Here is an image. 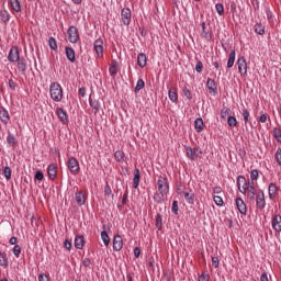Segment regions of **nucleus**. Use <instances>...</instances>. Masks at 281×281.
Segmentation results:
<instances>
[{
	"label": "nucleus",
	"mask_w": 281,
	"mask_h": 281,
	"mask_svg": "<svg viewBox=\"0 0 281 281\" xmlns=\"http://www.w3.org/2000/svg\"><path fill=\"white\" fill-rule=\"evenodd\" d=\"M50 98L54 102L63 101V87L58 82H52L49 86Z\"/></svg>",
	"instance_id": "1"
},
{
	"label": "nucleus",
	"mask_w": 281,
	"mask_h": 281,
	"mask_svg": "<svg viewBox=\"0 0 281 281\" xmlns=\"http://www.w3.org/2000/svg\"><path fill=\"white\" fill-rule=\"evenodd\" d=\"M186 155L188 159H190L191 161H195V159H201V157H203V150H201V147L199 146H195L194 148L187 146Z\"/></svg>",
	"instance_id": "2"
},
{
	"label": "nucleus",
	"mask_w": 281,
	"mask_h": 281,
	"mask_svg": "<svg viewBox=\"0 0 281 281\" xmlns=\"http://www.w3.org/2000/svg\"><path fill=\"white\" fill-rule=\"evenodd\" d=\"M157 186L158 192H160V194H168V192H170V184L168 183V178L159 176Z\"/></svg>",
	"instance_id": "3"
},
{
	"label": "nucleus",
	"mask_w": 281,
	"mask_h": 281,
	"mask_svg": "<svg viewBox=\"0 0 281 281\" xmlns=\"http://www.w3.org/2000/svg\"><path fill=\"white\" fill-rule=\"evenodd\" d=\"M68 169L70 170L71 175H78L80 172V162H78V159L74 157L69 158Z\"/></svg>",
	"instance_id": "4"
},
{
	"label": "nucleus",
	"mask_w": 281,
	"mask_h": 281,
	"mask_svg": "<svg viewBox=\"0 0 281 281\" xmlns=\"http://www.w3.org/2000/svg\"><path fill=\"white\" fill-rule=\"evenodd\" d=\"M20 59H21V55L19 53V47L12 46L8 55V61L18 63V60Z\"/></svg>",
	"instance_id": "5"
},
{
	"label": "nucleus",
	"mask_w": 281,
	"mask_h": 281,
	"mask_svg": "<svg viewBox=\"0 0 281 281\" xmlns=\"http://www.w3.org/2000/svg\"><path fill=\"white\" fill-rule=\"evenodd\" d=\"M131 18H132V13H131V9L130 8H124L121 11V21L123 23V25H131Z\"/></svg>",
	"instance_id": "6"
},
{
	"label": "nucleus",
	"mask_w": 281,
	"mask_h": 281,
	"mask_svg": "<svg viewBox=\"0 0 281 281\" xmlns=\"http://www.w3.org/2000/svg\"><path fill=\"white\" fill-rule=\"evenodd\" d=\"M256 205H257V210H265V207H267V201L265 200V192L260 191L259 193H257L256 195Z\"/></svg>",
	"instance_id": "7"
},
{
	"label": "nucleus",
	"mask_w": 281,
	"mask_h": 281,
	"mask_svg": "<svg viewBox=\"0 0 281 281\" xmlns=\"http://www.w3.org/2000/svg\"><path fill=\"white\" fill-rule=\"evenodd\" d=\"M80 35L78 34V27L70 26L68 29V41L70 43H78Z\"/></svg>",
	"instance_id": "8"
},
{
	"label": "nucleus",
	"mask_w": 281,
	"mask_h": 281,
	"mask_svg": "<svg viewBox=\"0 0 281 281\" xmlns=\"http://www.w3.org/2000/svg\"><path fill=\"white\" fill-rule=\"evenodd\" d=\"M94 52L97 53L99 58H102V56H104V41H102V38H98L94 44Z\"/></svg>",
	"instance_id": "9"
},
{
	"label": "nucleus",
	"mask_w": 281,
	"mask_h": 281,
	"mask_svg": "<svg viewBox=\"0 0 281 281\" xmlns=\"http://www.w3.org/2000/svg\"><path fill=\"white\" fill-rule=\"evenodd\" d=\"M237 66L240 76H247V59L244 56L238 57Z\"/></svg>",
	"instance_id": "10"
},
{
	"label": "nucleus",
	"mask_w": 281,
	"mask_h": 281,
	"mask_svg": "<svg viewBox=\"0 0 281 281\" xmlns=\"http://www.w3.org/2000/svg\"><path fill=\"white\" fill-rule=\"evenodd\" d=\"M18 71H20V74L22 76H26L27 75V61L25 60L24 57H21L20 59H18Z\"/></svg>",
	"instance_id": "11"
},
{
	"label": "nucleus",
	"mask_w": 281,
	"mask_h": 281,
	"mask_svg": "<svg viewBox=\"0 0 281 281\" xmlns=\"http://www.w3.org/2000/svg\"><path fill=\"white\" fill-rule=\"evenodd\" d=\"M89 104H90L91 109L93 110L94 115L100 112V109H102L100 101L93 99V94H90V97H89Z\"/></svg>",
	"instance_id": "12"
},
{
	"label": "nucleus",
	"mask_w": 281,
	"mask_h": 281,
	"mask_svg": "<svg viewBox=\"0 0 281 281\" xmlns=\"http://www.w3.org/2000/svg\"><path fill=\"white\" fill-rule=\"evenodd\" d=\"M122 247H124V241L122 240V236L114 235L113 237V249L114 251H122Z\"/></svg>",
	"instance_id": "13"
},
{
	"label": "nucleus",
	"mask_w": 281,
	"mask_h": 281,
	"mask_svg": "<svg viewBox=\"0 0 281 281\" xmlns=\"http://www.w3.org/2000/svg\"><path fill=\"white\" fill-rule=\"evenodd\" d=\"M206 88L209 93H211V95H216V93H218V89L216 88V82L212 78L207 79Z\"/></svg>",
	"instance_id": "14"
},
{
	"label": "nucleus",
	"mask_w": 281,
	"mask_h": 281,
	"mask_svg": "<svg viewBox=\"0 0 281 281\" xmlns=\"http://www.w3.org/2000/svg\"><path fill=\"white\" fill-rule=\"evenodd\" d=\"M75 201L76 203L82 207V205H85V203H87V196H85V192L82 191H77L75 193Z\"/></svg>",
	"instance_id": "15"
},
{
	"label": "nucleus",
	"mask_w": 281,
	"mask_h": 281,
	"mask_svg": "<svg viewBox=\"0 0 281 281\" xmlns=\"http://www.w3.org/2000/svg\"><path fill=\"white\" fill-rule=\"evenodd\" d=\"M236 206L240 214L244 216L247 215V204H245V201H243L241 198L236 199Z\"/></svg>",
	"instance_id": "16"
},
{
	"label": "nucleus",
	"mask_w": 281,
	"mask_h": 281,
	"mask_svg": "<svg viewBox=\"0 0 281 281\" xmlns=\"http://www.w3.org/2000/svg\"><path fill=\"white\" fill-rule=\"evenodd\" d=\"M56 115L63 124H67V122H69V116H67V112L63 108H57Z\"/></svg>",
	"instance_id": "17"
},
{
	"label": "nucleus",
	"mask_w": 281,
	"mask_h": 281,
	"mask_svg": "<svg viewBox=\"0 0 281 281\" xmlns=\"http://www.w3.org/2000/svg\"><path fill=\"white\" fill-rule=\"evenodd\" d=\"M272 229L280 234L281 232V216L280 215H273L272 217Z\"/></svg>",
	"instance_id": "18"
},
{
	"label": "nucleus",
	"mask_w": 281,
	"mask_h": 281,
	"mask_svg": "<svg viewBox=\"0 0 281 281\" xmlns=\"http://www.w3.org/2000/svg\"><path fill=\"white\" fill-rule=\"evenodd\" d=\"M47 175H48V179H50L52 181H54L57 177V167L54 164L48 165L47 167Z\"/></svg>",
	"instance_id": "19"
},
{
	"label": "nucleus",
	"mask_w": 281,
	"mask_h": 281,
	"mask_svg": "<svg viewBox=\"0 0 281 281\" xmlns=\"http://www.w3.org/2000/svg\"><path fill=\"white\" fill-rule=\"evenodd\" d=\"M246 194L250 201H256V186L254 184V181H251V183L249 184Z\"/></svg>",
	"instance_id": "20"
},
{
	"label": "nucleus",
	"mask_w": 281,
	"mask_h": 281,
	"mask_svg": "<svg viewBox=\"0 0 281 281\" xmlns=\"http://www.w3.org/2000/svg\"><path fill=\"white\" fill-rule=\"evenodd\" d=\"M184 196V201L189 204V205H194V199H195V194L192 192L191 189H189V191L183 193Z\"/></svg>",
	"instance_id": "21"
},
{
	"label": "nucleus",
	"mask_w": 281,
	"mask_h": 281,
	"mask_svg": "<svg viewBox=\"0 0 281 281\" xmlns=\"http://www.w3.org/2000/svg\"><path fill=\"white\" fill-rule=\"evenodd\" d=\"M0 121L2 124H8L10 122V113L5 108L0 109Z\"/></svg>",
	"instance_id": "22"
},
{
	"label": "nucleus",
	"mask_w": 281,
	"mask_h": 281,
	"mask_svg": "<svg viewBox=\"0 0 281 281\" xmlns=\"http://www.w3.org/2000/svg\"><path fill=\"white\" fill-rule=\"evenodd\" d=\"M268 194H269L270 201H273V199H276V195L278 194V186H276V183L269 184Z\"/></svg>",
	"instance_id": "23"
},
{
	"label": "nucleus",
	"mask_w": 281,
	"mask_h": 281,
	"mask_svg": "<svg viewBox=\"0 0 281 281\" xmlns=\"http://www.w3.org/2000/svg\"><path fill=\"white\" fill-rule=\"evenodd\" d=\"M66 52V58L70 61L74 63L76 60V50H74L71 47L66 46L65 48Z\"/></svg>",
	"instance_id": "24"
},
{
	"label": "nucleus",
	"mask_w": 281,
	"mask_h": 281,
	"mask_svg": "<svg viewBox=\"0 0 281 281\" xmlns=\"http://www.w3.org/2000/svg\"><path fill=\"white\" fill-rule=\"evenodd\" d=\"M75 247H76V249H83L85 248V236L77 235L75 237Z\"/></svg>",
	"instance_id": "25"
},
{
	"label": "nucleus",
	"mask_w": 281,
	"mask_h": 281,
	"mask_svg": "<svg viewBox=\"0 0 281 281\" xmlns=\"http://www.w3.org/2000/svg\"><path fill=\"white\" fill-rule=\"evenodd\" d=\"M139 181H140V175L139 169L134 170V178H133V188L134 190H137L139 188Z\"/></svg>",
	"instance_id": "26"
},
{
	"label": "nucleus",
	"mask_w": 281,
	"mask_h": 281,
	"mask_svg": "<svg viewBox=\"0 0 281 281\" xmlns=\"http://www.w3.org/2000/svg\"><path fill=\"white\" fill-rule=\"evenodd\" d=\"M146 64H147L146 54L139 53L138 56H137V65H138V67H142V69H144V67H146Z\"/></svg>",
	"instance_id": "27"
},
{
	"label": "nucleus",
	"mask_w": 281,
	"mask_h": 281,
	"mask_svg": "<svg viewBox=\"0 0 281 281\" xmlns=\"http://www.w3.org/2000/svg\"><path fill=\"white\" fill-rule=\"evenodd\" d=\"M234 63H236V50L235 49L231 50V53L228 55L227 68L232 69V67H234Z\"/></svg>",
	"instance_id": "28"
},
{
	"label": "nucleus",
	"mask_w": 281,
	"mask_h": 281,
	"mask_svg": "<svg viewBox=\"0 0 281 281\" xmlns=\"http://www.w3.org/2000/svg\"><path fill=\"white\" fill-rule=\"evenodd\" d=\"M203 126H204L203 119L202 117L195 119L194 128L196 133H203Z\"/></svg>",
	"instance_id": "29"
},
{
	"label": "nucleus",
	"mask_w": 281,
	"mask_h": 281,
	"mask_svg": "<svg viewBox=\"0 0 281 281\" xmlns=\"http://www.w3.org/2000/svg\"><path fill=\"white\" fill-rule=\"evenodd\" d=\"M0 267H3L4 269H8L9 267L8 255L1 251H0Z\"/></svg>",
	"instance_id": "30"
},
{
	"label": "nucleus",
	"mask_w": 281,
	"mask_h": 281,
	"mask_svg": "<svg viewBox=\"0 0 281 281\" xmlns=\"http://www.w3.org/2000/svg\"><path fill=\"white\" fill-rule=\"evenodd\" d=\"M201 26H202L201 35L203 36V38H205V41H212V34L210 32H207V27L205 26V22H202Z\"/></svg>",
	"instance_id": "31"
},
{
	"label": "nucleus",
	"mask_w": 281,
	"mask_h": 281,
	"mask_svg": "<svg viewBox=\"0 0 281 281\" xmlns=\"http://www.w3.org/2000/svg\"><path fill=\"white\" fill-rule=\"evenodd\" d=\"M168 95H169V100L171 102H178L179 94L177 93V89H175V88L170 89L168 92Z\"/></svg>",
	"instance_id": "32"
},
{
	"label": "nucleus",
	"mask_w": 281,
	"mask_h": 281,
	"mask_svg": "<svg viewBox=\"0 0 281 281\" xmlns=\"http://www.w3.org/2000/svg\"><path fill=\"white\" fill-rule=\"evenodd\" d=\"M9 3L14 12H21V2L19 0H9Z\"/></svg>",
	"instance_id": "33"
},
{
	"label": "nucleus",
	"mask_w": 281,
	"mask_h": 281,
	"mask_svg": "<svg viewBox=\"0 0 281 281\" xmlns=\"http://www.w3.org/2000/svg\"><path fill=\"white\" fill-rule=\"evenodd\" d=\"M164 196H166V193H161V192H156L154 194V201L155 203H157L158 205H161V203H164Z\"/></svg>",
	"instance_id": "34"
},
{
	"label": "nucleus",
	"mask_w": 281,
	"mask_h": 281,
	"mask_svg": "<svg viewBox=\"0 0 281 281\" xmlns=\"http://www.w3.org/2000/svg\"><path fill=\"white\" fill-rule=\"evenodd\" d=\"M110 76L115 78L117 76V61H112L109 68Z\"/></svg>",
	"instance_id": "35"
},
{
	"label": "nucleus",
	"mask_w": 281,
	"mask_h": 281,
	"mask_svg": "<svg viewBox=\"0 0 281 281\" xmlns=\"http://www.w3.org/2000/svg\"><path fill=\"white\" fill-rule=\"evenodd\" d=\"M101 239L103 240V245H105V247H109V245L111 244V238L109 237L106 231L101 232Z\"/></svg>",
	"instance_id": "36"
},
{
	"label": "nucleus",
	"mask_w": 281,
	"mask_h": 281,
	"mask_svg": "<svg viewBox=\"0 0 281 281\" xmlns=\"http://www.w3.org/2000/svg\"><path fill=\"white\" fill-rule=\"evenodd\" d=\"M254 30L256 34H259V36L265 34V25H262V23L255 24Z\"/></svg>",
	"instance_id": "37"
},
{
	"label": "nucleus",
	"mask_w": 281,
	"mask_h": 281,
	"mask_svg": "<svg viewBox=\"0 0 281 281\" xmlns=\"http://www.w3.org/2000/svg\"><path fill=\"white\" fill-rule=\"evenodd\" d=\"M144 87H146V82H144V79H138L134 92L139 93V91L144 89Z\"/></svg>",
	"instance_id": "38"
},
{
	"label": "nucleus",
	"mask_w": 281,
	"mask_h": 281,
	"mask_svg": "<svg viewBox=\"0 0 281 281\" xmlns=\"http://www.w3.org/2000/svg\"><path fill=\"white\" fill-rule=\"evenodd\" d=\"M231 113H232V110L229 108L222 109L221 110L222 120H227V117L232 116Z\"/></svg>",
	"instance_id": "39"
},
{
	"label": "nucleus",
	"mask_w": 281,
	"mask_h": 281,
	"mask_svg": "<svg viewBox=\"0 0 281 281\" xmlns=\"http://www.w3.org/2000/svg\"><path fill=\"white\" fill-rule=\"evenodd\" d=\"M7 143L9 144V146H16V137L13 134H8Z\"/></svg>",
	"instance_id": "40"
},
{
	"label": "nucleus",
	"mask_w": 281,
	"mask_h": 281,
	"mask_svg": "<svg viewBox=\"0 0 281 281\" xmlns=\"http://www.w3.org/2000/svg\"><path fill=\"white\" fill-rule=\"evenodd\" d=\"M0 20L2 23H8V21H10V13H8L5 10L0 11Z\"/></svg>",
	"instance_id": "41"
},
{
	"label": "nucleus",
	"mask_w": 281,
	"mask_h": 281,
	"mask_svg": "<svg viewBox=\"0 0 281 281\" xmlns=\"http://www.w3.org/2000/svg\"><path fill=\"white\" fill-rule=\"evenodd\" d=\"M272 135L277 139V142H279V144H281V130L278 127H274L272 131Z\"/></svg>",
	"instance_id": "42"
},
{
	"label": "nucleus",
	"mask_w": 281,
	"mask_h": 281,
	"mask_svg": "<svg viewBox=\"0 0 281 281\" xmlns=\"http://www.w3.org/2000/svg\"><path fill=\"white\" fill-rule=\"evenodd\" d=\"M227 124H228V126L234 128V126L238 125V120H236L235 116L231 115V116L227 117Z\"/></svg>",
	"instance_id": "43"
},
{
	"label": "nucleus",
	"mask_w": 281,
	"mask_h": 281,
	"mask_svg": "<svg viewBox=\"0 0 281 281\" xmlns=\"http://www.w3.org/2000/svg\"><path fill=\"white\" fill-rule=\"evenodd\" d=\"M48 45H49L50 49H53L54 52H56V49H58V44L56 43V38H54V37L48 38Z\"/></svg>",
	"instance_id": "44"
},
{
	"label": "nucleus",
	"mask_w": 281,
	"mask_h": 281,
	"mask_svg": "<svg viewBox=\"0 0 281 281\" xmlns=\"http://www.w3.org/2000/svg\"><path fill=\"white\" fill-rule=\"evenodd\" d=\"M156 227L159 231H161V227H164L162 217L160 213L156 215Z\"/></svg>",
	"instance_id": "45"
},
{
	"label": "nucleus",
	"mask_w": 281,
	"mask_h": 281,
	"mask_svg": "<svg viewBox=\"0 0 281 281\" xmlns=\"http://www.w3.org/2000/svg\"><path fill=\"white\" fill-rule=\"evenodd\" d=\"M215 10L217 14H220V16H223V14H225V7L223 5V3H216Z\"/></svg>",
	"instance_id": "46"
},
{
	"label": "nucleus",
	"mask_w": 281,
	"mask_h": 281,
	"mask_svg": "<svg viewBox=\"0 0 281 281\" xmlns=\"http://www.w3.org/2000/svg\"><path fill=\"white\" fill-rule=\"evenodd\" d=\"M241 115L244 117L245 126H247V124L249 123V115H250L249 110L244 108L241 111Z\"/></svg>",
	"instance_id": "47"
},
{
	"label": "nucleus",
	"mask_w": 281,
	"mask_h": 281,
	"mask_svg": "<svg viewBox=\"0 0 281 281\" xmlns=\"http://www.w3.org/2000/svg\"><path fill=\"white\" fill-rule=\"evenodd\" d=\"M249 186H251V181L244 182L243 187H240L239 192H241V194H247V191L249 190Z\"/></svg>",
	"instance_id": "48"
},
{
	"label": "nucleus",
	"mask_w": 281,
	"mask_h": 281,
	"mask_svg": "<svg viewBox=\"0 0 281 281\" xmlns=\"http://www.w3.org/2000/svg\"><path fill=\"white\" fill-rule=\"evenodd\" d=\"M4 177L7 179V181H10L12 179V169L10 167H4Z\"/></svg>",
	"instance_id": "49"
},
{
	"label": "nucleus",
	"mask_w": 281,
	"mask_h": 281,
	"mask_svg": "<svg viewBox=\"0 0 281 281\" xmlns=\"http://www.w3.org/2000/svg\"><path fill=\"white\" fill-rule=\"evenodd\" d=\"M114 157H115L116 161H123L124 160V151L116 150L114 153Z\"/></svg>",
	"instance_id": "50"
},
{
	"label": "nucleus",
	"mask_w": 281,
	"mask_h": 281,
	"mask_svg": "<svg viewBox=\"0 0 281 281\" xmlns=\"http://www.w3.org/2000/svg\"><path fill=\"white\" fill-rule=\"evenodd\" d=\"M171 211L176 216L179 214V202L177 200L172 202Z\"/></svg>",
	"instance_id": "51"
},
{
	"label": "nucleus",
	"mask_w": 281,
	"mask_h": 281,
	"mask_svg": "<svg viewBox=\"0 0 281 281\" xmlns=\"http://www.w3.org/2000/svg\"><path fill=\"white\" fill-rule=\"evenodd\" d=\"M213 201H214V203H215V205H217L218 207H223V198H221V196H218V195H215L214 198H213Z\"/></svg>",
	"instance_id": "52"
},
{
	"label": "nucleus",
	"mask_w": 281,
	"mask_h": 281,
	"mask_svg": "<svg viewBox=\"0 0 281 281\" xmlns=\"http://www.w3.org/2000/svg\"><path fill=\"white\" fill-rule=\"evenodd\" d=\"M45 179V175H43V171H36L34 176L35 181H43Z\"/></svg>",
	"instance_id": "53"
},
{
	"label": "nucleus",
	"mask_w": 281,
	"mask_h": 281,
	"mask_svg": "<svg viewBox=\"0 0 281 281\" xmlns=\"http://www.w3.org/2000/svg\"><path fill=\"white\" fill-rule=\"evenodd\" d=\"M13 255L15 256V258H19L21 256V246L15 245L12 249Z\"/></svg>",
	"instance_id": "54"
},
{
	"label": "nucleus",
	"mask_w": 281,
	"mask_h": 281,
	"mask_svg": "<svg viewBox=\"0 0 281 281\" xmlns=\"http://www.w3.org/2000/svg\"><path fill=\"white\" fill-rule=\"evenodd\" d=\"M182 91H183V95L188 98V100H192V91H190L188 87H184Z\"/></svg>",
	"instance_id": "55"
},
{
	"label": "nucleus",
	"mask_w": 281,
	"mask_h": 281,
	"mask_svg": "<svg viewBox=\"0 0 281 281\" xmlns=\"http://www.w3.org/2000/svg\"><path fill=\"white\" fill-rule=\"evenodd\" d=\"M195 71L198 74H201L203 71V61L202 60H198L195 64Z\"/></svg>",
	"instance_id": "56"
},
{
	"label": "nucleus",
	"mask_w": 281,
	"mask_h": 281,
	"mask_svg": "<svg viewBox=\"0 0 281 281\" xmlns=\"http://www.w3.org/2000/svg\"><path fill=\"white\" fill-rule=\"evenodd\" d=\"M247 182V179H245V177L244 176H238L237 177V188H238V190H240V184L243 183H246Z\"/></svg>",
	"instance_id": "57"
},
{
	"label": "nucleus",
	"mask_w": 281,
	"mask_h": 281,
	"mask_svg": "<svg viewBox=\"0 0 281 281\" xmlns=\"http://www.w3.org/2000/svg\"><path fill=\"white\" fill-rule=\"evenodd\" d=\"M258 176H259V173H258L257 169L251 170L250 178L252 181H258Z\"/></svg>",
	"instance_id": "58"
},
{
	"label": "nucleus",
	"mask_w": 281,
	"mask_h": 281,
	"mask_svg": "<svg viewBox=\"0 0 281 281\" xmlns=\"http://www.w3.org/2000/svg\"><path fill=\"white\" fill-rule=\"evenodd\" d=\"M104 194L105 196H110L111 194H113V190H111V186L109 183L105 184Z\"/></svg>",
	"instance_id": "59"
},
{
	"label": "nucleus",
	"mask_w": 281,
	"mask_h": 281,
	"mask_svg": "<svg viewBox=\"0 0 281 281\" xmlns=\"http://www.w3.org/2000/svg\"><path fill=\"white\" fill-rule=\"evenodd\" d=\"M218 265H221V261L218 260V257H213V258H212V266H213L215 269H218Z\"/></svg>",
	"instance_id": "60"
},
{
	"label": "nucleus",
	"mask_w": 281,
	"mask_h": 281,
	"mask_svg": "<svg viewBox=\"0 0 281 281\" xmlns=\"http://www.w3.org/2000/svg\"><path fill=\"white\" fill-rule=\"evenodd\" d=\"M276 159L279 166H281V148H278L276 151Z\"/></svg>",
	"instance_id": "61"
},
{
	"label": "nucleus",
	"mask_w": 281,
	"mask_h": 281,
	"mask_svg": "<svg viewBox=\"0 0 281 281\" xmlns=\"http://www.w3.org/2000/svg\"><path fill=\"white\" fill-rule=\"evenodd\" d=\"M9 88L11 91H16V82H14L12 79H9Z\"/></svg>",
	"instance_id": "62"
},
{
	"label": "nucleus",
	"mask_w": 281,
	"mask_h": 281,
	"mask_svg": "<svg viewBox=\"0 0 281 281\" xmlns=\"http://www.w3.org/2000/svg\"><path fill=\"white\" fill-rule=\"evenodd\" d=\"M64 247H65V249H67L68 251H70V250H71V247H72L71 240L66 239L65 243H64Z\"/></svg>",
	"instance_id": "63"
},
{
	"label": "nucleus",
	"mask_w": 281,
	"mask_h": 281,
	"mask_svg": "<svg viewBox=\"0 0 281 281\" xmlns=\"http://www.w3.org/2000/svg\"><path fill=\"white\" fill-rule=\"evenodd\" d=\"M38 281H49V277H47V274H40Z\"/></svg>",
	"instance_id": "64"
}]
</instances>
